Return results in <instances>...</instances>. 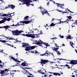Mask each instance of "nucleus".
Returning <instances> with one entry per match:
<instances>
[{
	"label": "nucleus",
	"mask_w": 77,
	"mask_h": 77,
	"mask_svg": "<svg viewBox=\"0 0 77 77\" xmlns=\"http://www.w3.org/2000/svg\"><path fill=\"white\" fill-rule=\"evenodd\" d=\"M39 40L37 41V40H35V44H36L37 45H38L39 46H42V44H44L45 45H46L47 47L48 46V44L43 42L40 39H39Z\"/></svg>",
	"instance_id": "f257e3e1"
},
{
	"label": "nucleus",
	"mask_w": 77,
	"mask_h": 77,
	"mask_svg": "<svg viewBox=\"0 0 77 77\" xmlns=\"http://www.w3.org/2000/svg\"><path fill=\"white\" fill-rule=\"evenodd\" d=\"M12 32L13 35L17 36L18 35H20L21 33L24 32V31L22 30L18 31V30L17 29L15 30L12 31Z\"/></svg>",
	"instance_id": "f03ea898"
},
{
	"label": "nucleus",
	"mask_w": 77,
	"mask_h": 77,
	"mask_svg": "<svg viewBox=\"0 0 77 77\" xmlns=\"http://www.w3.org/2000/svg\"><path fill=\"white\" fill-rule=\"evenodd\" d=\"M0 74H1L2 75L4 76V75H7V74L8 72V71H9V70H8V69H6L4 70H1L0 69Z\"/></svg>",
	"instance_id": "7ed1b4c3"
},
{
	"label": "nucleus",
	"mask_w": 77,
	"mask_h": 77,
	"mask_svg": "<svg viewBox=\"0 0 77 77\" xmlns=\"http://www.w3.org/2000/svg\"><path fill=\"white\" fill-rule=\"evenodd\" d=\"M41 62H40L39 63H41V65L42 64H45L47 62H48L49 61L48 60H41Z\"/></svg>",
	"instance_id": "20e7f679"
},
{
	"label": "nucleus",
	"mask_w": 77,
	"mask_h": 77,
	"mask_svg": "<svg viewBox=\"0 0 77 77\" xmlns=\"http://www.w3.org/2000/svg\"><path fill=\"white\" fill-rule=\"evenodd\" d=\"M46 72V71H45V70L44 69V68L41 69L39 71L40 73L42 74H47V72Z\"/></svg>",
	"instance_id": "39448f33"
},
{
	"label": "nucleus",
	"mask_w": 77,
	"mask_h": 77,
	"mask_svg": "<svg viewBox=\"0 0 77 77\" xmlns=\"http://www.w3.org/2000/svg\"><path fill=\"white\" fill-rule=\"evenodd\" d=\"M69 64H72V65H77V60H71L69 63Z\"/></svg>",
	"instance_id": "423d86ee"
},
{
	"label": "nucleus",
	"mask_w": 77,
	"mask_h": 77,
	"mask_svg": "<svg viewBox=\"0 0 77 77\" xmlns=\"http://www.w3.org/2000/svg\"><path fill=\"white\" fill-rule=\"evenodd\" d=\"M30 34L32 35V37H30V38H39V35L37 34Z\"/></svg>",
	"instance_id": "0eeeda50"
},
{
	"label": "nucleus",
	"mask_w": 77,
	"mask_h": 77,
	"mask_svg": "<svg viewBox=\"0 0 77 77\" xmlns=\"http://www.w3.org/2000/svg\"><path fill=\"white\" fill-rule=\"evenodd\" d=\"M21 36L22 35V36H27V37H32V34H22L21 35Z\"/></svg>",
	"instance_id": "6e6552de"
},
{
	"label": "nucleus",
	"mask_w": 77,
	"mask_h": 77,
	"mask_svg": "<svg viewBox=\"0 0 77 77\" xmlns=\"http://www.w3.org/2000/svg\"><path fill=\"white\" fill-rule=\"evenodd\" d=\"M8 8H10L11 9H14V8H15V5H8Z\"/></svg>",
	"instance_id": "1a4fd4ad"
},
{
	"label": "nucleus",
	"mask_w": 77,
	"mask_h": 77,
	"mask_svg": "<svg viewBox=\"0 0 77 77\" xmlns=\"http://www.w3.org/2000/svg\"><path fill=\"white\" fill-rule=\"evenodd\" d=\"M22 44H24L22 45L23 47H29V44L27 43H23Z\"/></svg>",
	"instance_id": "9d476101"
},
{
	"label": "nucleus",
	"mask_w": 77,
	"mask_h": 77,
	"mask_svg": "<svg viewBox=\"0 0 77 77\" xmlns=\"http://www.w3.org/2000/svg\"><path fill=\"white\" fill-rule=\"evenodd\" d=\"M31 21H31L30 20H25L24 21V23L27 24H29V23H30V22H31Z\"/></svg>",
	"instance_id": "9b49d317"
},
{
	"label": "nucleus",
	"mask_w": 77,
	"mask_h": 77,
	"mask_svg": "<svg viewBox=\"0 0 77 77\" xmlns=\"http://www.w3.org/2000/svg\"><path fill=\"white\" fill-rule=\"evenodd\" d=\"M54 49H53V50H55V51H56V52H58V53H60V52L57 51V50L59 49V48H57V47L56 48H55V47H54Z\"/></svg>",
	"instance_id": "f8f14e48"
},
{
	"label": "nucleus",
	"mask_w": 77,
	"mask_h": 77,
	"mask_svg": "<svg viewBox=\"0 0 77 77\" xmlns=\"http://www.w3.org/2000/svg\"><path fill=\"white\" fill-rule=\"evenodd\" d=\"M3 27L4 29H5L6 30H7L8 29H9L10 28V26H9L8 25H7L6 26H3Z\"/></svg>",
	"instance_id": "ddd939ff"
},
{
	"label": "nucleus",
	"mask_w": 77,
	"mask_h": 77,
	"mask_svg": "<svg viewBox=\"0 0 77 77\" xmlns=\"http://www.w3.org/2000/svg\"><path fill=\"white\" fill-rule=\"evenodd\" d=\"M25 50L26 51H29V50H30V48L29 46H27L26 47V48L25 49Z\"/></svg>",
	"instance_id": "4468645a"
},
{
	"label": "nucleus",
	"mask_w": 77,
	"mask_h": 77,
	"mask_svg": "<svg viewBox=\"0 0 77 77\" xmlns=\"http://www.w3.org/2000/svg\"><path fill=\"white\" fill-rule=\"evenodd\" d=\"M47 11H46L45 10H44L43 11H42V14L43 15H44L45 14H46L47 12H46Z\"/></svg>",
	"instance_id": "2eb2a0df"
},
{
	"label": "nucleus",
	"mask_w": 77,
	"mask_h": 77,
	"mask_svg": "<svg viewBox=\"0 0 77 77\" xmlns=\"http://www.w3.org/2000/svg\"><path fill=\"white\" fill-rule=\"evenodd\" d=\"M36 46H29V47H30V50H33V49H34V48H35L36 47Z\"/></svg>",
	"instance_id": "dca6fc26"
},
{
	"label": "nucleus",
	"mask_w": 77,
	"mask_h": 77,
	"mask_svg": "<svg viewBox=\"0 0 77 77\" xmlns=\"http://www.w3.org/2000/svg\"><path fill=\"white\" fill-rule=\"evenodd\" d=\"M56 4L57 5V6H64V4H58V3H56ZM59 4V5H58Z\"/></svg>",
	"instance_id": "f3484780"
},
{
	"label": "nucleus",
	"mask_w": 77,
	"mask_h": 77,
	"mask_svg": "<svg viewBox=\"0 0 77 77\" xmlns=\"http://www.w3.org/2000/svg\"><path fill=\"white\" fill-rule=\"evenodd\" d=\"M71 35H69V36H68L66 38V39H71L72 38L71 37Z\"/></svg>",
	"instance_id": "a211bd4d"
},
{
	"label": "nucleus",
	"mask_w": 77,
	"mask_h": 77,
	"mask_svg": "<svg viewBox=\"0 0 77 77\" xmlns=\"http://www.w3.org/2000/svg\"><path fill=\"white\" fill-rule=\"evenodd\" d=\"M28 18H29V16H26L24 18V20H29V19H28Z\"/></svg>",
	"instance_id": "6ab92c4d"
},
{
	"label": "nucleus",
	"mask_w": 77,
	"mask_h": 77,
	"mask_svg": "<svg viewBox=\"0 0 77 77\" xmlns=\"http://www.w3.org/2000/svg\"><path fill=\"white\" fill-rule=\"evenodd\" d=\"M56 25V24H54V23H52L51 25H50V27H52L53 26H54Z\"/></svg>",
	"instance_id": "aec40b11"
},
{
	"label": "nucleus",
	"mask_w": 77,
	"mask_h": 77,
	"mask_svg": "<svg viewBox=\"0 0 77 77\" xmlns=\"http://www.w3.org/2000/svg\"><path fill=\"white\" fill-rule=\"evenodd\" d=\"M0 42H2V43H5L6 42H7V41L6 40H0Z\"/></svg>",
	"instance_id": "412c9836"
},
{
	"label": "nucleus",
	"mask_w": 77,
	"mask_h": 77,
	"mask_svg": "<svg viewBox=\"0 0 77 77\" xmlns=\"http://www.w3.org/2000/svg\"><path fill=\"white\" fill-rule=\"evenodd\" d=\"M26 63H25L24 62L22 63L21 64V65H22L23 66H26Z\"/></svg>",
	"instance_id": "4be33fe9"
},
{
	"label": "nucleus",
	"mask_w": 77,
	"mask_h": 77,
	"mask_svg": "<svg viewBox=\"0 0 77 77\" xmlns=\"http://www.w3.org/2000/svg\"><path fill=\"white\" fill-rule=\"evenodd\" d=\"M12 14V13H11L10 14L9 13L7 14V16L8 17H11V14Z\"/></svg>",
	"instance_id": "5701e85b"
},
{
	"label": "nucleus",
	"mask_w": 77,
	"mask_h": 77,
	"mask_svg": "<svg viewBox=\"0 0 77 77\" xmlns=\"http://www.w3.org/2000/svg\"><path fill=\"white\" fill-rule=\"evenodd\" d=\"M5 21L4 20H2L0 21V24H2V23H5Z\"/></svg>",
	"instance_id": "b1692460"
},
{
	"label": "nucleus",
	"mask_w": 77,
	"mask_h": 77,
	"mask_svg": "<svg viewBox=\"0 0 77 77\" xmlns=\"http://www.w3.org/2000/svg\"><path fill=\"white\" fill-rule=\"evenodd\" d=\"M63 66H67V67H68L67 68L68 69H69V68H70V66H69V65H68V64H66L65 66L63 65Z\"/></svg>",
	"instance_id": "393cba45"
},
{
	"label": "nucleus",
	"mask_w": 77,
	"mask_h": 77,
	"mask_svg": "<svg viewBox=\"0 0 77 77\" xmlns=\"http://www.w3.org/2000/svg\"><path fill=\"white\" fill-rule=\"evenodd\" d=\"M2 19H3V20H4V21H5V22L6 21H7V18H2Z\"/></svg>",
	"instance_id": "a878e982"
},
{
	"label": "nucleus",
	"mask_w": 77,
	"mask_h": 77,
	"mask_svg": "<svg viewBox=\"0 0 77 77\" xmlns=\"http://www.w3.org/2000/svg\"><path fill=\"white\" fill-rule=\"evenodd\" d=\"M66 17L68 18L69 19V20H70L71 18H72V17L71 16H67Z\"/></svg>",
	"instance_id": "bb28decb"
},
{
	"label": "nucleus",
	"mask_w": 77,
	"mask_h": 77,
	"mask_svg": "<svg viewBox=\"0 0 77 77\" xmlns=\"http://www.w3.org/2000/svg\"><path fill=\"white\" fill-rule=\"evenodd\" d=\"M10 75L11 76H10V77L11 76H12V77H13V76H14V73H11V74H10Z\"/></svg>",
	"instance_id": "cd10ccee"
},
{
	"label": "nucleus",
	"mask_w": 77,
	"mask_h": 77,
	"mask_svg": "<svg viewBox=\"0 0 77 77\" xmlns=\"http://www.w3.org/2000/svg\"><path fill=\"white\" fill-rule=\"evenodd\" d=\"M8 39H9V40H16L15 39H14V38H8Z\"/></svg>",
	"instance_id": "c85d7f7f"
},
{
	"label": "nucleus",
	"mask_w": 77,
	"mask_h": 77,
	"mask_svg": "<svg viewBox=\"0 0 77 77\" xmlns=\"http://www.w3.org/2000/svg\"><path fill=\"white\" fill-rule=\"evenodd\" d=\"M3 65H2V64H0V67L1 68H3V66H4V63H3Z\"/></svg>",
	"instance_id": "c756f323"
},
{
	"label": "nucleus",
	"mask_w": 77,
	"mask_h": 77,
	"mask_svg": "<svg viewBox=\"0 0 77 77\" xmlns=\"http://www.w3.org/2000/svg\"><path fill=\"white\" fill-rule=\"evenodd\" d=\"M17 25H18V24L14 25V24H13V25H10V26H17Z\"/></svg>",
	"instance_id": "7c9ffc66"
},
{
	"label": "nucleus",
	"mask_w": 77,
	"mask_h": 77,
	"mask_svg": "<svg viewBox=\"0 0 77 77\" xmlns=\"http://www.w3.org/2000/svg\"><path fill=\"white\" fill-rule=\"evenodd\" d=\"M70 44L71 46H72V47L73 48H74V47L73 46V42H71Z\"/></svg>",
	"instance_id": "2f4dec72"
},
{
	"label": "nucleus",
	"mask_w": 77,
	"mask_h": 77,
	"mask_svg": "<svg viewBox=\"0 0 77 77\" xmlns=\"http://www.w3.org/2000/svg\"><path fill=\"white\" fill-rule=\"evenodd\" d=\"M57 59H60V60H66L65 59H58V58H57Z\"/></svg>",
	"instance_id": "473e14b6"
},
{
	"label": "nucleus",
	"mask_w": 77,
	"mask_h": 77,
	"mask_svg": "<svg viewBox=\"0 0 77 77\" xmlns=\"http://www.w3.org/2000/svg\"><path fill=\"white\" fill-rule=\"evenodd\" d=\"M3 17H5V16H7L8 15L7 14H3Z\"/></svg>",
	"instance_id": "72a5a7b5"
},
{
	"label": "nucleus",
	"mask_w": 77,
	"mask_h": 77,
	"mask_svg": "<svg viewBox=\"0 0 77 77\" xmlns=\"http://www.w3.org/2000/svg\"><path fill=\"white\" fill-rule=\"evenodd\" d=\"M42 34H43V33H42V32L41 31L40 33L38 34V35H42Z\"/></svg>",
	"instance_id": "f704fd0d"
},
{
	"label": "nucleus",
	"mask_w": 77,
	"mask_h": 77,
	"mask_svg": "<svg viewBox=\"0 0 77 77\" xmlns=\"http://www.w3.org/2000/svg\"><path fill=\"white\" fill-rule=\"evenodd\" d=\"M28 5H28V6H29V5H32V6H34V5H33V4H30H30H28Z\"/></svg>",
	"instance_id": "c9c22d12"
},
{
	"label": "nucleus",
	"mask_w": 77,
	"mask_h": 77,
	"mask_svg": "<svg viewBox=\"0 0 77 77\" xmlns=\"http://www.w3.org/2000/svg\"><path fill=\"white\" fill-rule=\"evenodd\" d=\"M3 36V37H5V38H7V39H9V37H6V36H5V35H3V36Z\"/></svg>",
	"instance_id": "e433bc0d"
},
{
	"label": "nucleus",
	"mask_w": 77,
	"mask_h": 77,
	"mask_svg": "<svg viewBox=\"0 0 77 77\" xmlns=\"http://www.w3.org/2000/svg\"><path fill=\"white\" fill-rule=\"evenodd\" d=\"M40 10H42V9H44V8H43L42 7H41V5L40 6Z\"/></svg>",
	"instance_id": "4c0bfd02"
},
{
	"label": "nucleus",
	"mask_w": 77,
	"mask_h": 77,
	"mask_svg": "<svg viewBox=\"0 0 77 77\" xmlns=\"http://www.w3.org/2000/svg\"><path fill=\"white\" fill-rule=\"evenodd\" d=\"M24 23V21H20L19 23Z\"/></svg>",
	"instance_id": "58836bf2"
},
{
	"label": "nucleus",
	"mask_w": 77,
	"mask_h": 77,
	"mask_svg": "<svg viewBox=\"0 0 77 77\" xmlns=\"http://www.w3.org/2000/svg\"><path fill=\"white\" fill-rule=\"evenodd\" d=\"M25 69H30V68H29V67H25Z\"/></svg>",
	"instance_id": "ea45409f"
},
{
	"label": "nucleus",
	"mask_w": 77,
	"mask_h": 77,
	"mask_svg": "<svg viewBox=\"0 0 77 77\" xmlns=\"http://www.w3.org/2000/svg\"><path fill=\"white\" fill-rule=\"evenodd\" d=\"M57 73H53V74L54 75H57Z\"/></svg>",
	"instance_id": "a19ab883"
},
{
	"label": "nucleus",
	"mask_w": 77,
	"mask_h": 77,
	"mask_svg": "<svg viewBox=\"0 0 77 77\" xmlns=\"http://www.w3.org/2000/svg\"><path fill=\"white\" fill-rule=\"evenodd\" d=\"M20 67H21V68H22V69H23L24 70H26V69H25V68H24V67H21V66H20Z\"/></svg>",
	"instance_id": "79ce46f5"
},
{
	"label": "nucleus",
	"mask_w": 77,
	"mask_h": 77,
	"mask_svg": "<svg viewBox=\"0 0 77 77\" xmlns=\"http://www.w3.org/2000/svg\"><path fill=\"white\" fill-rule=\"evenodd\" d=\"M58 7H59L60 8H61L62 9H65V8L62 6H58Z\"/></svg>",
	"instance_id": "37998d69"
},
{
	"label": "nucleus",
	"mask_w": 77,
	"mask_h": 77,
	"mask_svg": "<svg viewBox=\"0 0 77 77\" xmlns=\"http://www.w3.org/2000/svg\"><path fill=\"white\" fill-rule=\"evenodd\" d=\"M7 20L8 21H9L11 20H10V18H8L7 19Z\"/></svg>",
	"instance_id": "c03bdc74"
},
{
	"label": "nucleus",
	"mask_w": 77,
	"mask_h": 77,
	"mask_svg": "<svg viewBox=\"0 0 77 77\" xmlns=\"http://www.w3.org/2000/svg\"><path fill=\"white\" fill-rule=\"evenodd\" d=\"M65 22H66L67 23H68V24H69V23H68V21H63V23H65Z\"/></svg>",
	"instance_id": "a18cd8bd"
},
{
	"label": "nucleus",
	"mask_w": 77,
	"mask_h": 77,
	"mask_svg": "<svg viewBox=\"0 0 77 77\" xmlns=\"http://www.w3.org/2000/svg\"><path fill=\"white\" fill-rule=\"evenodd\" d=\"M74 23H75V24L76 25H77V20H76Z\"/></svg>",
	"instance_id": "49530a36"
},
{
	"label": "nucleus",
	"mask_w": 77,
	"mask_h": 77,
	"mask_svg": "<svg viewBox=\"0 0 77 77\" xmlns=\"http://www.w3.org/2000/svg\"><path fill=\"white\" fill-rule=\"evenodd\" d=\"M60 75H61V74H60V73H57V75H59V76H60Z\"/></svg>",
	"instance_id": "de8ad7c7"
},
{
	"label": "nucleus",
	"mask_w": 77,
	"mask_h": 77,
	"mask_svg": "<svg viewBox=\"0 0 77 77\" xmlns=\"http://www.w3.org/2000/svg\"><path fill=\"white\" fill-rule=\"evenodd\" d=\"M60 38H63L64 37L63 35H62L61 36L60 35Z\"/></svg>",
	"instance_id": "09e8293b"
},
{
	"label": "nucleus",
	"mask_w": 77,
	"mask_h": 77,
	"mask_svg": "<svg viewBox=\"0 0 77 77\" xmlns=\"http://www.w3.org/2000/svg\"><path fill=\"white\" fill-rule=\"evenodd\" d=\"M14 61H15V62H17V61H18V60H17L16 59H14Z\"/></svg>",
	"instance_id": "8fccbe9b"
},
{
	"label": "nucleus",
	"mask_w": 77,
	"mask_h": 77,
	"mask_svg": "<svg viewBox=\"0 0 77 77\" xmlns=\"http://www.w3.org/2000/svg\"><path fill=\"white\" fill-rule=\"evenodd\" d=\"M28 74L29 75H32V74L29 72H28Z\"/></svg>",
	"instance_id": "3c124183"
},
{
	"label": "nucleus",
	"mask_w": 77,
	"mask_h": 77,
	"mask_svg": "<svg viewBox=\"0 0 77 77\" xmlns=\"http://www.w3.org/2000/svg\"><path fill=\"white\" fill-rule=\"evenodd\" d=\"M49 2H48L47 4V5L49 6Z\"/></svg>",
	"instance_id": "603ef678"
},
{
	"label": "nucleus",
	"mask_w": 77,
	"mask_h": 77,
	"mask_svg": "<svg viewBox=\"0 0 77 77\" xmlns=\"http://www.w3.org/2000/svg\"><path fill=\"white\" fill-rule=\"evenodd\" d=\"M57 54L58 55H60L61 54L60 53V52H58Z\"/></svg>",
	"instance_id": "864d4df0"
},
{
	"label": "nucleus",
	"mask_w": 77,
	"mask_h": 77,
	"mask_svg": "<svg viewBox=\"0 0 77 77\" xmlns=\"http://www.w3.org/2000/svg\"><path fill=\"white\" fill-rule=\"evenodd\" d=\"M55 45H56L57 47H59V46H57V44H56L55 43H54Z\"/></svg>",
	"instance_id": "5fc2aeb1"
},
{
	"label": "nucleus",
	"mask_w": 77,
	"mask_h": 77,
	"mask_svg": "<svg viewBox=\"0 0 77 77\" xmlns=\"http://www.w3.org/2000/svg\"><path fill=\"white\" fill-rule=\"evenodd\" d=\"M63 13H65V14H66L67 13V12H63Z\"/></svg>",
	"instance_id": "6e6d98bb"
},
{
	"label": "nucleus",
	"mask_w": 77,
	"mask_h": 77,
	"mask_svg": "<svg viewBox=\"0 0 77 77\" xmlns=\"http://www.w3.org/2000/svg\"><path fill=\"white\" fill-rule=\"evenodd\" d=\"M3 14H0V16H1V17H3Z\"/></svg>",
	"instance_id": "4d7b16f0"
},
{
	"label": "nucleus",
	"mask_w": 77,
	"mask_h": 77,
	"mask_svg": "<svg viewBox=\"0 0 77 77\" xmlns=\"http://www.w3.org/2000/svg\"><path fill=\"white\" fill-rule=\"evenodd\" d=\"M15 66H18V65L17 64L16 65H13V66H14V67Z\"/></svg>",
	"instance_id": "13d9d810"
},
{
	"label": "nucleus",
	"mask_w": 77,
	"mask_h": 77,
	"mask_svg": "<svg viewBox=\"0 0 77 77\" xmlns=\"http://www.w3.org/2000/svg\"><path fill=\"white\" fill-rule=\"evenodd\" d=\"M75 72V73H77V70H76V71H74Z\"/></svg>",
	"instance_id": "bf43d9fd"
},
{
	"label": "nucleus",
	"mask_w": 77,
	"mask_h": 77,
	"mask_svg": "<svg viewBox=\"0 0 77 77\" xmlns=\"http://www.w3.org/2000/svg\"><path fill=\"white\" fill-rule=\"evenodd\" d=\"M35 53H38V51H35Z\"/></svg>",
	"instance_id": "052dcab7"
},
{
	"label": "nucleus",
	"mask_w": 77,
	"mask_h": 77,
	"mask_svg": "<svg viewBox=\"0 0 77 77\" xmlns=\"http://www.w3.org/2000/svg\"><path fill=\"white\" fill-rule=\"evenodd\" d=\"M71 76L72 77H75V76L74 75H71Z\"/></svg>",
	"instance_id": "680f3d73"
},
{
	"label": "nucleus",
	"mask_w": 77,
	"mask_h": 77,
	"mask_svg": "<svg viewBox=\"0 0 77 77\" xmlns=\"http://www.w3.org/2000/svg\"><path fill=\"white\" fill-rule=\"evenodd\" d=\"M16 41H17L15 42L16 43L18 42H19V41H18V40H16Z\"/></svg>",
	"instance_id": "e2e57ef3"
},
{
	"label": "nucleus",
	"mask_w": 77,
	"mask_h": 77,
	"mask_svg": "<svg viewBox=\"0 0 77 77\" xmlns=\"http://www.w3.org/2000/svg\"><path fill=\"white\" fill-rule=\"evenodd\" d=\"M44 55H46L45 54H43L42 55H41L42 56H44Z\"/></svg>",
	"instance_id": "0e129e2a"
},
{
	"label": "nucleus",
	"mask_w": 77,
	"mask_h": 77,
	"mask_svg": "<svg viewBox=\"0 0 77 77\" xmlns=\"http://www.w3.org/2000/svg\"><path fill=\"white\" fill-rule=\"evenodd\" d=\"M2 28H4L3 26V27H2V26L0 27V29H2Z\"/></svg>",
	"instance_id": "69168bd1"
},
{
	"label": "nucleus",
	"mask_w": 77,
	"mask_h": 77,
	"mask_svg": "<svg viewBox=\"0 0 77 77\" xmlns=\"http://www.w3.org/2000/svg\"><path fill=\"white\" fill-rule=\"evenodd\" d=\"M13 60H14L15 58H14V57H13L12 58Z\"/></svg>",
	"instance_id": "338daca9"
},
{
	"label": "nucleus",
	"mask_w": 77,
	"mask_h": 77,
	"mask_svg": "<svg viewBox=\"0 0 77 77\" xmlns=\"http://www.w3.org/2000/svg\"><path fill=\"white\" fill-rule=\"evenodd\" d=\"M46 76H47V75H44V77H45Z\"/></svg>",
	"instance_id": "774afa93"
}]
</instances>
